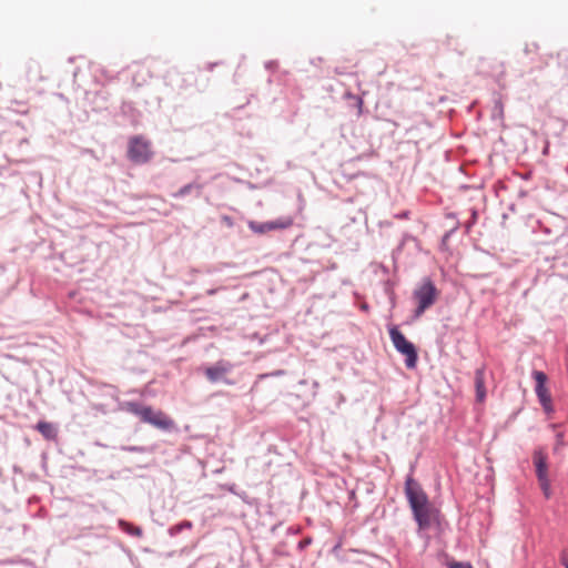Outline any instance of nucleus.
Listing matches in <instances>:
<instances>
[{
	"label": "nucleus",
	"mask_w": 568,
	"mask_h": 568,
	"mask_svg": "<svg viewBox=\"0 0 568 568\" xmlns=\"http://www.w3.org/2000/svg\"><path fill=\"white\" fill-rule=\"evenodd\" d=\"M438 294L435 284L429 278H424L413 293V297L417 303L415 316L419 317L427 308L435 304Z\"/></svg>",
	"instance_id": "7ed1b4c3"
},
{
	"label": "nucleus",
	"mask_w": 568,
	"mask_h": 568,
	"mask_svg": "<svg viewBox=\"0 0 568 568\" xmlns=\"http://www.w3.org/2000/svg\"><path fill=\"white\" fill-rule=\"evenodd\" d=\"M192 189V185L191 184H187L185 186H183L182 189H180L175 194L174 196H183L185 194H187Z\"/></svg>",
	"instance_id": "4468645a"
},
{
	"label": "nucleus",
	"mask_w": 568,
	"mask_h": 568,
	"mask_svg": "<svg viewBox=\"0 0 568 568\" xmlns=\"http://www.w3.org/2000/svg\"><path fill=\"white\" fill-rule=\"evenodd\" d=\"M538 480L540 483L541 489L544 490L545 495L548 497L549 496V487H550L548 475L545 476L544 478H538Z\"/></svg>",
	"instance_id": "ddd939ff"
},
{
	"label": "nucleus",
	"mask_w": 568,
	"mask_h": 568,
	"mask_svg": "<svg viewBox=\"0 0 568 568\" xmlns=\"http://www.w3.org/2000/svg\"><path fill=\"white\" fill-rule=\"evenodd\" d=\"M405 494L419 529H427L439 521V510L428 500L427 495L413 477L406 479Z\"/></svg>",
	"instance_id": "f257e3e1"
},
{
	"label": "nucleus",
	"mask_w": 568,
	"mask_h": 568,
	"mask_svg": "<svg viewBox=\"0 0 568 568\" xmlns=\"http://www.w3.org/2000/svg\"><path fill=\"white\" fill-rule=\"evenodd\" d=\"M361 308H362L363 311H368V305H367V304H363V305L361 306Z\"/></svg>",
	"instance_id": "a211bd4d"
},
{
	"label": "nucleus",
	"mask_w": 568,
	"mask_h": 568,
	"mask_svg": "<svg viewBox=\"0 0 568 568\" xmlns=\"http://www.w3.org/2000/svg\"><path fill=\"white\" fill-rule=\"evenodd\" d=\"M153 156L151 142L144 136L135 135L129 140L128 158L136 163L143 164L149 162Z\"/></svg>",
	"instance_id": "39448f33"
},
{
	"label": "nucleus",
	"mask_w": 568,
	"mask_h": 568,
	"mask_svg": "<svg viewBox=\"0 0 568 568\" xmlns=\"http://www.w3.org/2000/svg\"><path fill=\"white\" fill-rule=\"evenodd\" d=\"M560 560H561V564L565 566V568H568V555H567V552H566V551H564V552L561 554V558H560Z\"/></svg>",
	"instance_id": "dca6fc26"
},
{
	"label": "nucleus",
	"mask_w": 568,
	"mask_h": 568,
	"mask_svg": "<svg viewBox=\"0 0 568 568\" xmlns=\"http://www.w3.org/2000/svg\"><path fill=\"white\" fill-rule=\"evenodd\" d=\"M363 104H364L363 99L358 98L357 99V105H358V113L359 114L362 113Z\"/></svg>",
	"instance_id": "f3484780"
},
{
	"label": "nucleus",
	"mask_w": 568,
	"mask_h": 568,
	"mask_svg": "<svg viewBox=\"0 0 568 568\" xmlns=\"http://www.w3.org/2000/svg\"><path fill=\"white\" fill-rule=\"evenodd\" d=\"M231 364L226 362H217L215 365L205 369V376L211 383L222 381L226 373L231 369Z\"/></svg>",
	"instance_id": "6e6552de"
},
{
	"label": "nucleus",
	"mask_w": 568,
	"mask_h": 568,
	"mask_svg": "<svg viewBox=\"0 0 568 568\" xmlns=\"http://www.w3.org/2000/svg\"><path fill=\"white\" fill-rule=\"evenodd\" d=\"M475 388L477 402L483 403L486 398L485 368H477L475 372Z\"/></svg>",
	"instance_id": "1a4fd4ad"
},
{
	"label": "nucleus",
	"mask_w": 568,
	"mask_h": 568,
	"mask_svg": "<svg viewBox=\"0 0 568 568\" xmlns=\"http://www.w3.org/2000/svg\"><path fill=\"white\" fill-rule=\"evenodd\" d=\"M36 428L45 439L52 440L57 438V429L51 423L41 420L37 424Z\"/></svg>",
	"instance_id": "9b49d317"
},
{
	"label": "nucleus",
	"mask_w": 568,
	"mask_h": 568,
	"mask_svg": "<svg viewBox=\"0 0 568 568\" xmlns=\"http://www.w3.org/2000/svg\"><path fill=\"white\" fill-rule=\"evenodd\" d=\"M294 223L292 216H282L275 221L268 222H255L251 221L248 223V227L252 232L256 234H265L267 232L276 231V230H286L290 229Z\"/></svg>",
	"instance_id": "0eeeda50"
},
{
	"label": "nucleus",
	"mask_w": 568,
	"mask_h": 568,
	"mask_svg": "<svg viewBox=\"0 0 568 568\" xmlns=\"http://www.w3.org/2000/svg\"><path fill=\"white\" fill-rule=\"evenodd\" d=\"M449 568H473L469 564H464V562H450L449 564Z\"/></svg>",
	"instance_id": "2eb2a0df"
},
{
	"label": "nucleus",
	"mask_w": 568,
	"mask_h": 568,
	"mask_svg": "<svg viewBox=\"0 0 568 568\" xmlns=\"http://www.w3.org/2000/svg\"><path fill=\"white\" fill-rule=\"evenodd\" d=\"M534 464L536 467V474L538 478H544L548 475L547 455L542 450H536L534 453Z\"/></svg>",
	"instance_id": "9d476101"
},
{
	"label": "nucleus",
	"mask_w": 568,
	"mask_h": 568,
	"mask_svg": "<svg viewBox=\"0 0 568 568\" xmlns=\"http://www.w3.org/2000/svg\"><path fill=\"white\" fill-rule=\"evenodd\" d=\"M532 377L536 381V388H535L536 395H537L544 410L547 414L552 413L554 407H552L551 395H550L548 387L546 386L547 375L541 371H534Z\"/></svg>",
	"instance_id": "423d86ee"
},
{
	"label": "nucleus",
	"mask_w": 568,
	"mask_h": 568,
	"mask_svg": "<svg viewBox=\"0 0 568 568\" xmlns=\"http://www.w3.org/2000/svg\"><path fill=\"white\" fill-rule=\"evenodd\" d=\"M128 412L138 416L143 423L162 430H172L175 428L174 420L162 410H154L150 406H141L138 403H128Z\"/></svg>",
	"instance_id": "f03ea898"
},
{
	"label": "nucleus",
	"mask_w": 568,
	"mask_h": 568,
	"mask_svg": "<svg viewBox=\"0 0 568 568\" xmlns=\"http://www.w3.org/2000/svg\"><path fill=\"white\" fill-rule=\"evenodd\" d=\"M388 332L390 341L396 351L406 357V366L408 368H414L418 359L414 344L410 343L396 326H392Z\"/></svg>",
	"instance_id": "20e7f679"
},
{
	"label": "nucleus",
	"mask_w": 568,
	"mask_h": 568,
	"mask_svg": "<svg viewBox=\"0 0 568 568\" xmlns=\"http://www.w3.org/2000/svg\"><path fill=\"white\" fill-rule=\"evenodd\" d=\"M121 526L124 528L125 531H128L131 535L141 537L142 536V529L140 527H135L131 524L121 521Z\"/></svg>",
	"instance_id": "f8f14e48"
}]
</instances>
